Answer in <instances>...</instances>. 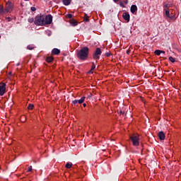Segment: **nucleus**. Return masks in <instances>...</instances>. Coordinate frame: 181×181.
Segmentation results:
<instances>
[{
	"mask_svg": "<svg viewBox=\"0 0 181 181\" xmlns=\"http://www.w3.org/2000/svg\"><path fill=\"white\" fill-rule=\"evenodd\" d=\"M129 139L134 146H139V136L138 135L133 134Z\"/></svg>",
	"mask_w": 181,
	"mask_h": 181,
	"instance_id": "3",
	"label": "nucleus"
},
{
	"mask_svg": "<svg viewBox=\"0 0 181 181\" xmlns=\"http://www.w3.org/2000/svg\"><path fill=\"white\" fill-rule=\"evenodd\" d=\"M6 19H7L8 22H11V21H12V18L11 17H6Z\"/></svg>",
	"mask_w": 181,
	"mask_h": 181,
	"instance_id": "30",
	"label": "nucleus"
},
{
	"mask_svg": "<svg viewBox=\"0 0 181 181\" xmlns=\"http://www.w3.org/2000/svg\"><path fill=\"white\" fill-rule=\"evenodd\" d=\"M164 11H165V16L167 18H170V12H169V10H167L166 8H164Z\"/></svg>",
	"mask_w": 181,
	"mask_h": 181,
	"instance_id": "15",
	"label": "nucleus"
},
{
	"mask_svg": "<svg viewBox=\"0 0 181 181\" xmlns=\"http://www.w3.org/2000/svg\"><path fill=\"white\" fill-rule=\"evenodd\" d=\"M53 60H54V58H53V57H47L46 58V62L47 63H52V62H53Z\"/></svg>",
	"mask_w": 181,
	"mask_h": 181,
	"instance_id": "14",
	"label": "nucleus"
},
{
	"mask_svg": "<svg viewBox=\"0 0 181 181\" xmlns=\"http://www.w3.org/2000/svg\"><path fill=\"white\" fill-rule=\"evenodd\" d=\"M6 90V84L5 83H0V95H4Z\"/></svg>",
	"mask_w": 181,
	"mask_h": 181,
	"instance_id": "7",
	"label": "nucleus"
},
{
	"mask_svg": "<svg viewBox=\"0 0 181 181\" xmlns=\"http://www.w3.org/2000/svg\"><path fill=\"white\" fill-rule=\"evenodd\" d=\"M5 13V10H4V6H0V15H4Z\"/></svg>",
	"mask_w": 181,
	"mask_h": 181,
	"instance_id": "17",
	"label": "nucleus"
},
{
	"mask_svg": "<svg viewBox=\"0 0 181 181\" xmlns=\"http://www.w3.org/2000/svg\"><path fill=\"white\" fill-rule=\"evenodd\" d=\"M119 6H121L122 8L124 7V3H122V1L119 2Z\"/></svg>",
	"mask_w": 181,
	"mask_h": 181,
	"instance_id": "29",
	"label": "nucleus"
},
{
	"mask_svg": "<svg viewBox=\"0 0 181 181\" xmlns=\"http://www.w3.org/2000/svg\"><path fill=\"white\" fill-rule=\"evenodd\" d=\"M130 11L132 13H134L138 11V7L136 6V5H132L131 6Z\"/></svg>",
	"mask_w": 181,
	"mask_h": 181,
	"instance_id": "11",
	"label": "nucleus"
},
{
	"mask_svg": "<svg viewBox=\"0 0 181 181\" xmlns=\"http://www.w3.org/2000/svg\"><path fill=\"white\" fill-rule=\"evenodd\" d=\"M34 23L36 26H45V15H37L35 18Z\"/></svg>",
	"mask_w": 181,
	"mask_h": 181,
	"instance_id": "2",
	"label": "nucleus"
},
{
	"mask_svg": "<svg viewBox=\"0 0 181 181\" xmlns=\"http://www.w3.org/2000/svg\"><path fill=\"white\" fill-rule=\"evenodd\" d=\"M29 23H33V22H35V18H30L28 19Z\"/></svg>",
	"mask_w": 181,
	"mask_h": 181,
	"instance_id": "22",
	"label": "nucleus"
},
{
	"mask_svg": "<svg viewBox=\"0 0 181 181\" xmlns=\"http://www.w3.org/2000/svg\"><path fill=\"white\" fill-rule=\"evenodd\" d=\"M90 52V49L88 47H83L80 50H78L76 52V57L79 60H87L88 59V53Z\"/></svg>",
	"mask_w": 181,
	"mask_h": 181,
	"instance_id": "1",
	"label": "nucleus"
},
{
	"mask_svg": "<svg viewBox=\"0 0 181 181\" xmlns=\"http://www.w3.org/2000/svg\"><path fill=\"white\" fill-rule=\"evenodd\" d=\"M62 2L65 6H69L71 4V0H63Z\"/></svg>",
	"mask_w": 181,
	"mask_h": 181,
	"instance_id": "13",
	"label": "nucleus"
},
{
	"mask_svg": "<svg viewBox=\"0 0 181 181\" xmlns=\"http://www.w3.org/2000/svg\"><path fill=\"white\" fill-rule=\"evenodd\" d=\"M120 114H122V115H127V114L125 113V112L120 110Z\"/></svg>",
	"mask_w": 181,
	"mask_h": 181,
	"instance_id": "33",
	"label": "nucleus"
},
{
	"mask_svg": "<svg viewBox=\"0 0 181 181\" xmlns=\"http://www.w3.org/2000/svg\"><path fill=\"white\" fill-rule=\"evenodd\" d=\"M83 107H87V105L86 103L83 104Z\"/></svg>",
	"mask_w": 181,
	"mask_h": 181,
	"instance_id": "37",
	"label": "nucleus"
},
{
	"mask_svg": "<svg viewBox=\"0 0 181 181\" xmlns=\"http://www.w3.org/2000/svg\"><path fill=\"white\" fill-rule=\"evenodd\" d=\"M27 172H32V165H30V166L28 168V170H27Z\"/></svg>",
	"mask_w": 181,
	"mask_h": 181,
	"instance_id": "32",
	"label": "nucleus"
},
{
	"mask_svg": "<svg viewBox=\"0 0 181 181\" xmlns=\"http://www.w3.org/2000/svg\"><path fill=\"white\" fill-rule=\"evenodd\" d=\"M72 25H73L74 26H77V23H76V21H74V22L72 23Z\"/></svg>",
	"mask_w": 181,
	"mask_h": 181,
	"instance_id": "34",
	"label": "nucleus"
},
{
	"mask_svg": "<svg viewBox=\"0 0 181 181\" xmlns=\"http://www.w3.org/2000/svg\"><path fill=\"white\" fill-rule=\"evenodd\" d=\"M86 100V97H81L80 100H74L72 101L73 105L76 107L77 104H83L84 103V100Z\"/></svg>",
	"mask_w": 181,
	"mask_h": 181,
	"instance_id": "8",
	"label": "nucleus"
},
{
	"mask_svg": "<svg viewBox=\"0 0 181 181\" xmlns=\"http://www.w3.org/2000/svg\"><path fill=\"white\" fill-rule=\"evenodd\" d=\"M88 16H87V14L85 13L84 21L89 22L90 19H88Z\"/></svg>",
	"mask_w": 181,
	"mask_h": 181,
	"instance_id": "21",
	"label": "nucleus"
},
{
	"mask_svg": "<svg viewBox=\"0 0 181 181\" xmlns=\"http://www.w3.org/2000/svg\"><path fill=\"white\" fill-rule=\"evenodd\" d=\"M53 22V16L52 14L45 16L44 25H50Z\"/></svg>",
	"mask_w": 181,
	"mask_h": 181,
	"instance_id": "5",
	"label": "nucleus"
},
{
	"mask_svg": "<svg viewBox=\"0 0 181 181\" xmlns=\"http://www.w3.org/2000/svg\"><path fill=\"white\" fill-rule=\"evenodd\" d=\"M72 163H67L65 165V168H66V169H71V166H72Z\"/></svg>",
	"mask_w": 181,
	"mask_h": 181,
	"instance_id": "18",
	"label": "nucleus"
},
{
	"mask_svg": "<svg viewBox=\"0 0 181 181\" xmlns=\"http://www.w3.org/2000/svg\"><path fill=\"white\" fill-rule=\"evenodd\" d=\"M66 16H67V18H68V19H71V18H73V15H72V14H70V13H69V14H67Z\"/></svg>",
	"mask_w": 181,
	"mask_h": 181,
	"instance_id": "24",
	"label": "nucleus"
},
{
	"mask_svg": "<svg viewBox=\"0 0 181 181\" xmlns=\"http://www.w3.org/2000/svg\"><path fill=\"white\" fill-rule=\"evenodd\" d=\"M95 69V64L94 62L92 63L91 70H94Z\"/></svg>",
	"mask_w": 181,
	"mask_h": 181,
	"instance_id": "26",
	"label": "nucleus"
},
{
	"mask_svg": "<svg viewBox=\"0 0 181 181\" xmlns=\"http://www.w3.org/2000/svg\"><path fill=\"white\" fill-rule=\"evenodd\" d=\"M52 54H60V49H57V48H54L52 51Z\"/></svg>",
	"mask_w": 181,
	"mask_h": 181,
	"instance_id": "12",
	"label": "nucleus"
},
{
	"mask_svg": "<svg viewBox=\"0 0 181 181\" xmlns=\"http://www.w3.org/2000/svg\"><path fill=\"white\" fill-rule=\"evenodd\" d=\"M168 59L170 60V62H171V63H175L176 62V59L173 57H169Z\"/></svg>",
	"mask_w": 181,
	"mask_h": 181,
	"instance_id": "19",
	"label": "nucleus"
},
{
	"mask_svg": "<svg viewBox=\"0 0 181 181\" xmlns=\"http://www.w3.org/2000/svg\"><path fill=\"white\" fill-rule=\"evenodd\" d=\"M35 107V105L33 104H29L28 109V110H33V107Z\"/></svg>",
	"mask_w": 181,
	"mask_h": 181,
	"instance_id": "23",
	"label": "nucleus"
},
{
	"mask_svg": "<svg viewBox=\"0 0 181 181\" xmlns=\"http://www.w3.org/2000/svg\"><path fill=\"white\" fill-rule=\"evenodd\" d=\"M113 1L117 4V2H119V0H113Z\"/></svg>",
	"mask_w": 181,
	"mask_h": 181,
	"instance_id": "36",
	"label": "nucleus"
},
{
	"mask_svg": "<svg viewBox=\"0 0 181 181\" xmlns=\"http://www.w3.org/2000/svg\"><path fill=\"white\" fill-rule=\"evenodd\" d=\"M155 54H156L157 56H160V54H162V50H159V49H156L154 52Z\"/></svg>",
	"mask_w": 181,
	"mask_h": 181,
	"instance_id": "16",
	"label": "nucleus"
},
{
	"mask_svg": "<svg viewBox=\"0 0 181 181\" xmlns=\"http://www.w3.org/2000/svg\"><path fill=\"white\" fill-rule=\"evenodd\" d=\"M158 138L160 141H164L165 139V133L163 132H160L158 133Z\"/></svg>",
	"mask_w": 181,
	"mask_h": 181,
	"instance_id": "10",
	"label": "nucleus"
},
{
	"mask_svg": "<svg viewBox=\"0 0 181 181\" xmlns=\"http://www.w3.org/2000/svg\"><path fill=\"white\" fill-rule=\"evenodd\" d=\"M122 18L123 19H124V21H127V22H129L130 18H131L129 16V13L128 12L123 13Z\"/></svg>",
	"mask_w": 181,
	"mask_h": 181,
	"instance_id": "9",
	"label": "nucleus"
},
{
	"mask_svg": "<svg viewBox=\"0 0 181 181\" xmlns=\"http://www.w3.org/2000/svg\"><path fill=\"white\" fill-rule=\"evenodd\" d=\"M163 5H164V8H169V4L164 3Z\"/></svg>",
	"mask_w": 181,
	"mask_h": 181,
	"instance_id": "31",
	"label": "nucleus"
},
{
	"mask_svg": "<svg viewBox=\"0 0 181 181\" xmlns=\"http://www.w3.org/2000/svg\"><path fill=\"white\" fill-rule=\"evenodd\" d=\"M105 56L106 57H110V56H111V53H110V52H106V53L105 54Z\"/></svg>",
	"mask_w": 181,
	"mask_h": 181,
	"instance_id": "27",
	"label": "nucleus"
},
{
	"mask_svg": "<svg viewBox=\"0 0 181 181\" xmlns=\"http://www.w3.org/2000/svg\"><path fill=\"white\" fill-rule=\"evenodd\" d=\"M169 19H170L171 21H176V16L175 15L170 16V17H168Z\"/></svg>",
	"mask_w": 181,
	"mask_h": 181,
	"instance_id": "20",
	"label": "nucleus"
},
{
	"mask_svg": "<svg viewBox=\"0 0 181 181\" xmlns=\"http://www.w3.org/2000/svg\"><path fill=\"white\" fill-rule=\"evenodd\" d=\"M127 54H129L131 53V50L128 49L127 52H126Z\"/></svg>",
	"mask_w": 181,
	"mask_h": 181,
	"instance_id": "35",
	"label": "nucleus"
},
{
	"mask_svg": "<svg viewBox=\"0 0 181 181\" xmlns=\"http://www.w3.org/2000/svg\"><path fill=\"white\" fill-rule=\"evenodd\" d=\"M27 49H28V50H33V47L32 45H28Z\"/></svg>",
	"mask_w": 181,
	"mask_h": 181,
	"instance_id": "25",
	"label": "nucleus"
},
{
	"mask_svg": "<svg viewBox=\"0 0 181 181\" xmlns=\"http://www.w3.org/2000/svg\"><path fill=\"white\" fill-rule=\"evenodd\" d=\"M13 6H12V3L11 1H8L6 4V8H5V12H6L7 13L8 12H11L13 9Z\"/></svg>",
	"mask_w": 181,
	"mask_h": 181,
	"instance_id": "6",
	"label": "nucleus"
},
{
	"mask_svg": "<svg viewBox=\"0 0 181 181\" xmlns=\"http://www.w3.org/2000/svg\"><path fill=\"white\" fill-rule=\"evenodd\" d=\"M101 53H103L101 49L98 47L96 48L95 51L93 54V58L94 60H100V56H101Z\"/></svg>",
	"mask_w": 181,
	"mask_h": 181,
	"instance_id": "4",
	"label": "nucleus"
},
{
	"mask_svg": "<svg viewBox=\"0 0 181 181\" xmlns=\"http://www.w3.org/2000/svg\"><path fill=\"white\" fill-rule=\"evenodd\" d=\"M30 9H31L32 12H35L36 11V7L32 6Z\"/></svg>",
	"mask_w": 181,
	"mask_h": 181,
	"instance_id": "28",
	"label": "nucleus"
},
{
	"mask_svg": "<svg viewBox=\"0 0 181 181\" xmlns=\"http://www.w3.org/2000/svg\"><path fill=\"white\" fill-rule=\"evenodd\" d=\"M34 163H36V161H34Z\"/></svg>",
	"mask_w": 181,
	"mask_h": 181,
	"instance_id": "40",
	"label": "nucleus"
},
{
	"mask_svg": "<svg viewBox=\"0 0 181 181\" xmlns=\"http://www.w3.org/2000/svg\"><path fill=\"white\" fill-rule=\"evenodd\" d=\"M89 73L93 74V70L90 69V70L89 71Z\"/></svg>",
	"mask_w": 181,
	"mask_h": 181,
	"instance_id": "39",
	"label": "nucleus"
},
{
	"mask_svg": "<svg viewBox=\"0 0 181 181\" xmlns=\"http://www.w3.org/2000/svg\"><path fill=\"white\" fill-rule=\"evenodd\" d=\"M161 53H163V54H165V51L161 50Z\"/></svg>",
	"mask_w": 181,
	"mask_h": 181,
	"instance_id": "38",
	"label": "nucleus"
}]
</instances>
